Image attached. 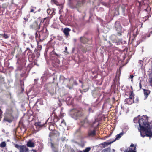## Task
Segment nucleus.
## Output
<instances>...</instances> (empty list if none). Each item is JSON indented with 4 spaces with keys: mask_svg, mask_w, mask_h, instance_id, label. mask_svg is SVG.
<instances>
[{
    "mask_svg": "<svg viewBox=\"0 0 152 152\" xmlns=\"http://www.w3.org/2000/svg\"><path fill=\"white\" fill-rule=\"evenodd\" d=\"M148 118L146 116H143L138 120L140 129L139 131L140 132L141 136H142L141 130H145V128L150 127V123L148 121Z\"/></svg>",
    "mask_w": 152,
    "mask_h": 152,
    "instance_id": "nucleus-1",
    "label": "nucleus"
},
{
    "mask_svg": "<svg viewBox=\"0 0 152 152\" xmlns=\"http://www.w3.org/2000/svg\"><path fill=\"white\" fill-rule=\"evenodd\" d=\"M70 114L72 118L77 120L79 118L83 117L85 113L82 108L78 107L71 110Z\"/></svg>",
    "mask_w": 152,
    "mask_h": 152,
    "instance_id": "nucleus-2",
    "label": "nucleus"
},
{
    "mask_svg": "<svg viewBox=\"0 0 152 152\" xmlns=\"http://www.w3.org/2000/svg\"><path fill=\"white\" fill-rule=\"evenodd\" d=\"M48 35V32L46 27H44L40 32L35 33V38L37 43L38 41H42L47 38Z\"/></svg>",
    "mask_w": 152,
    "mask_h": 152,
    "instance_id": "nucleus-3",
    "label": "nucleus"
},
{
    "mask_svg": "<svg viewBox=\"0 0 152 152\" xmlns=\"http://www.w3.org/2000/svg\"><path fill=\"white\" fill-rule=\"evenodd\" d=\"M56 85L53 83H48L45 84L44 89L50 94L52 96L56 93Z\"/></svg>",
    "mask_w": 152,
    "mask_h": 152,
    "instance_id": "nucleus-4",
    "label": "nucleus"
},
{
    "mask_svg": "<svg viewBox=\"0 0 152 152\" xmlns=\"http://www.w3.org/2000/svg\"><path fill=\"white\" fill-rule=\"evenodd\" d=\"M15 147L19 150V152H29V149L25 145H18L14 144Z\"/></svg>",
    "mask_w": 152,
    "mask_h": 152,
    "instance_id": "nucleus-5",
    "label": "nucleus"
},
{
    "mask_svg": "<svg viewBox=\"0 0 152 152\" xmlns=\"http://www.w3.org/2000/svg\"><path fill=\"white\" fill-rule=\"evenodd\" d=\"M130 10H122V12L123 14V15L124 16H126L127 15H128L129 20L130 19H133L135 16V14L134 13L133 10H132V14H131Z\"/></svg>",
    "mask_w": 152,
    "mask_h": 152,
    "instance_id": "nucleus-6",
    "label": "nucleus"
},
{
    "mask_svg": "<svg viewBox=\"0 0 152 152\" xmlns=\"http://www.w3.org/2000/svg\"><path fill=\"white\" fill-rule=\"evenodd\" d=\"M142 133V137H144L145 135L147 137H151L152 136V132L151 131L150 127L145 128V130H141Z\"/></svg>",
    "mask_w": 152,
    "mask_h": 152,
    "instance_id": "nucleus-7",
    "label": "nucleus"
},
{
    "mask_svg": "<svg viewBox=\"0 0 152 152\" xmlns=\"http://www.w3.org/2000/svg\"><path fill=\"white\" fill-rule=\"evenodd\" d=\"M115 26L116 30L118 31V35L119 36H121L122 35V27L121 26L119 23H117V22L115 23Z\"/></svg>",
    "mask_w": 152,
    "mask_h": 152,
    "instance_id": "nucleus-8",
    "label": "nucleus"
},
{
    "mask_svg": "<svg viewBox=\"0 0 152 152\" xmlns=\"http://www.w3.org/2000/svg\"><path fill=\"white\" fill-rule=\"evenodd\" d=\"M46 122L44 123H42V122L39 121L36 122L34 124V125L36 127V128L38 130H39V129L43 127H45V126Z\"/></svg>",
    "mask_w": 152,
    "mask_h": 152,
    "instance_id": "nucleus-9",
    "label": "nucleus"
},
{
    "mask_svg": "<svg viewBox=\"0 0 152 152\" xmlns=\"http://www.w3.org/2000/svg\"><path fill=\"white\" fill-rule=\"evenodd\" d=\"M14 118L13 115H7L4 118V121L8 122L9 123L11 122Z\"/></svg>",
    "mask_w": 152,
    "mask_h": 152,
    "instance_id": "nucleus-10",
    "label": "nucleus"
},
{
    "mask_svg": "<svg viewBox=\"0 0 152 152\" xmlns=\"http://www.w3.org/2000/svg\"><path fill=\"white\" fill-rule=\"evenodd\" d=\"M130 147L132 148H128L127 149H125L124 152H136L135 151L136 147L134 146L133 144H132L130 145Z\"/></svg>",
    "mask_w": 152,
    "mask_h": 152,
    "instance_id": "nucleus-11",
    "label": "nucleus"
},
{
    "mask_svg": "<svg viewBox=\"0 0 152 152\" xmlns=\"http://www.w3.org/2000/svg\"><path fill=\"white\" fill-rule=\"evenodd\" d=\"M31 28L35 29H39L40 28V25H38L37 21H35L33 24L31 25L30 26Z\"/></svg>",
    "mask_w": 152,
    "mask_h": 152,
    "instance_id": "nucleus-12",
    "label": "nucleus"
},
{
    "mask_svg": "<svg viewBox=\"0 0 152 152\" xmlns=\"http://www.w3.org/2000/svg\"><path fill=\"white\" fill-rule=\"evenodd\" d=\"M96 135V130L95 129L93 130H89L88 132V135L89 137H94Z\"/></svg>",
    "mask_w": 152,
    "mask_h": 152,
    "instance_id": "nucleus-13",
    "label": "nucleus"
},
{
    "mask_svg": "<svg viewBox=\"0 0 152 152\" xmlns=\"http://www.w3.org/2000/svg\"><path fill=\"white\" fill-rule=\"evenodd\" d=\"M13 107L10 106L7 109L6 113L7 115H13Z\"/></svg>",
    "mask_w": 152,
    "mask_h": 152,
    "instance_id": "nucleus-14",
    "label": "nucleus"
},
{
    "mask_svg": "<svg viewBox=\"0 0 152 152\" xmlns=\"http://www.w3.org/2000/svg\"><path fill=\"white\" fill-rule=\"evenodd\" d=\"M50 20L48 17L45 18L43 19H42L41 20V23H44V26L45 27L47 26L49 23Z\"/></svg>",
    "mask_w": 152,
    "mask_h": 152,
    "instance_id": "nucleus-15",
    "label": "nucleus"
},
{
    "mask_svg": "<svg viewBox=\"0 0 152 152\" xmlns=\"http://www.w3.org/2000/svg\"><path fill=\"white\" fill-rule=\"evenodd\" d=\"M85 2V0H79L77 3L76 6V7L78 8L83 6Z\"/></svg>",
    "mask_w": 152,
    "mask_h": 152,
    "instance_id": "nucleus-16",
    "label": "nucleus"
},
{
    "mask_svg": "<svg viewBox=\"0 0 152 152\" xmlns=\"http://www.w3.org/2000/svg\"><path fill=\"white\" fill-rule=\"evenodd\" d=\"M113 141L110 142H104L102 143H101L99 144L101 147L102 148H104L107 146H108L110 144L112 143L113 142Z\"/></svg>",
    "mask_w": 152,
    "mask_h": 152,
    "instance_id": "nucleus-17",
    "label": "nucleus"
},
{
    "mask_svg": "<svg viewBox=\"0 0 152 152\" xmlns=\"http://www.w3.org/2000/svg\"><path fill=\"white\" fill-rule=\"evenodd\" d=\"M143 91L144 94L145 96V99H147L148 96L150 94L151 91L148 89H142Z\"/></svg>",
    "mask_w": 152,
    "mask_h": 152,
    "instance_id": "nucleus-18",
    "label": "nucleus"
},
{
    "mask_svg": "<svg viewBox=\"0 0 152 152\" xmlns=\"http://www.w3.org/2000/svg\"><path fill=\"white\" fill-rule=\"evenodd\" d=\"M28 147L33 148L35 146L34 143L31 140H29L26 144Z\"/></svg>",
    "mask_w": 152,
    "mask_h": 152,
    "instance_id": "nucleus-19",
    "label": "nucleus"
},
{
    "mask_svg": "<svg viewBox=\"0 0 152 152\" xmlns=\"http://www.w3.org/2000/svg\"><path fill=\"white\" fill-rule=\"evenodd\" d=\"M125 103L130 105L134 103V99H132L129 98H127L125 99Z\"/></svg>",
    "mask_w": 152,
    "mask_h": 152,
    "instance_id": "nucleus-20",
    "label": "nucleus"
},
{
    "mask_svg": "<svg viewBox=\"0 0 152 152\" xmlns=\"http://www.w3.org/2000/svg\"><path fill=\"white\" fill-rule=\"evenodd\" d=\"M80 42L83 44H86L88 42V39L84 37H81L80 38Z\"/></svg>",
    "mask_w": 152,
    "mask_h": 152,
    "instance_id": "nucleus-21",
    "label": "nucleus"
},
{
    "mask_svg": "<svg viewBox=\"0 0 152 152\" xmlns=\"http://www.w3.org/2000/svg\"><path fill=\"white\" fill-rule=\"evenodd\" d=\"M70 30H71L69 28H64L63 32L66 36H68L69 34V32Z\"/></svg>",
    "mask_w": 152,
    "mask_h": 152,
    "instance_id": "nucleus-22",
    "label": "nucleus"
},
{
    "mask_svg": "<svg viewBox=\"0 0 152 152\" xmlns=\"http://www.w3.org/2000/svg\"><path fill=\"white\" fill-rule=\"evenodd\" d=\"M55 124L54 123L50 122L49 124V129L51 131H53L55 130L54 125Z\"/></svg>",
    "mask_w": 152,
    "mask_h": 152,
    "instance_id": "nucleus-23",
    "label": "nucleus"
},
{
    "mask_svg": "<svg viewBox=\"0 0 152 152\" xmlns=\"http://www.w3.org/2000/svg\"><path fill=\"white\" fill-rule=\"evenodd\" d=\"M55 10H47V13L50 15L53 16L55 14Z\"/></svg>",
    "mask_w": 152,
    "mask_h": 152,
    "instance_id": "nucleus-24",
    "label": "nucleus"
},
{
    "mask_svg": "<svg viewBox=\"0 0 152 152\" xmlns=\"http://www.w3.org/2000/svg\"><path fill=\"white\" fill-rule=\"evenodd\" d=\"M111 151L110 147L107 148L102 150L101 152H110Z\"/></svg>",
    "mask_w": 152,
    "mask_h": 152,
    "instance_id": "nucleus-25",
    "label": "nucleus"
},
{
    "mask_svg": "<svg viewBox=\"0 0 152 152\" xmlns=\"http://www.w3.org/2000/svg\"><path fill=\"white\" fill-rule=\"evenodd\" d=\"M134 94L133 93V91H130V93L129 94V98L132 99H134Z\"/></svg>",
    "mask_w": 152,
    "mask_h": 152,
    "instance_id": "nucleus-26",
    "label": "nucleus"
},
{
    "mask_svg": "<svg viewBox=\"0 0 152 152\" xmlns=\"http://www.w3.org/2000/svg\"><path fill=\"white\" fill-rule=\"evenodd\" d=\"M54 118L53 119V121L55 123L58 121L59 120V118L58 117L55 115H54Z\"/></svg>",
    "mask_w": 152,
    "mask_h": 152,
    "instance_id": "nucleus-27",
    "label": "nucleus"
},
{
    "mask_svg": "<svg viewBox=\"0 0 152 152\" xmlns=\"http://www.w3.org/2000/svg\"><path fill=\"white\" fill-rule=\"evenodd\" d=\"M123 133L122 132L120 133L119 134H118L116 135V138L115 140H117L119 139L123 135Z\"/></svg>",
    "mask_w": 152,
    "mask_h": 152,
    "instance_id": "nucleus-28",
    "label": "nucleus"
},
{
    "mask_svg": "<svg viewBox=\"0 0 152 152\" xmlns=\"http://www.w3.org/2000/svg\"><path fill=\"white\" fill-rule=\"evenodd\" d=\"M6 143L4 141L2 142L0 144V146L1 148L5 147L6 146Z\"/></svg>",
    "mask_w": 152,
    "mask_h": 152,
    "instance_id": "nucleus-29",
    "label": "nucleus"
},
{
    "mask_svg": "<svg viewBox=\"0 0 152 152\" xmlns=\"http://www.w3.org/2000/svg\"><path fill=\"white\" fill-rule=\"evenodd\" d=\"M91 147H88L86 148L85 149L83 150L82 151L83 152H89L91 149Z\"/></svg>",
    "mask_w": 152,
    "mask_h": 152,
    "instance_id": "nucleus-30",
    "label": "nucleus"
},
{
    "mask_svg": "<svg viewBox=\"0 0 152 152\" xmlns=\"http://www.w3.org/2000/svg\"><path fill=\"white\" fill-rule=\"evenodd\" d=\"M56 134L54 131H52V132H50L49 134V137H51L54 136Z\"/></svg>",
    "mask_w": 152,
    "mask_h": 152,
    "instance_id": "nucleus-31",
    "label": "nucleus"
},
{
    "mask_svg": "<svg viewBox=\"0 0 152 152\" xmlns=\"http://www.w3.org/2000/svg\"><path fill=\"white\" fill-rule=\"evenodd\" d=\"M113 42L117 43V45H118L119 44L120 42H121V40L120 39H118V40H113Z\"/></svg>",
    "mask_w": 152,
    "mask_h": 152,
    "instance_id": "nucleus-32",
    "label": "nucleus"
},
{
    "mask_svg": "<svg viewBox=\"0 0 152 152\" xmlns=\"http://www.w3.org/2000/svg\"><path fill=\"white\" fill-rule=\"evenodd\" d=\"M54 54L56 55V56H57L58 57H59L60 56L57 54L54 51V50H53L51 52H50V55H52Z\"/></svg>",
    "mask_w": 152,
    "mask_h": 152,
    "instance_id": "nucleus-33",
    "label": "nucleus"
},
{
    "mask_svg": "<svg viewBox=\"0 0 152 152\" xmlns=\"http://www.w3.org/2000/svg\"><path fill=\"white\" fill-rule=\"evenodd\" d=\"M61 126H66V123L64 119H63L61 122Z\"/></svg>",
    "mask_w": 152,
    "mask_h": 152,
    "instance_id": "nucleus-34",
    "label": "nucleus"
},
{
    "mask_svg": "<svg viewBox=\"0 0 152 152\" xmlns=\"http://www.w3.org/2000/svg\"><path fill=\"white\" fill-rule=\"evenodd\" d=\"M4 81V77H3L1 75H0V82H2Z\"/></svg>",
    "mask_w": 152,
    "mask_h": 152,
    "instance_id": "nucleus-35",
    "label": "nucleus"
},
{
    "mask_svg": "<svg viewBox=\"0 0 152 152\" xmlns=\"http://www.w3.org/2000/svg\"><path fill=\"white\" fill-rule=\"evenodd\" d=\"M39 41H38V44H37V45H37V49H38V50H39V51L41 50L42 49V46L41 45H39ZM37 44H38L37 43Z\"/></svg>",
    "mask_w": 152,
    "mask_h": 152,
    "instance_id": "nucleus-36",
    "label": "nucleus"
},
{
    "mask_svg": "<svg viewBox=\"0 0 152 152\" xmlns=\"http://www.w3.org/2000/svg\"><path fill=\"white\" fill-rule=\"evenodd\" d=\"M51 1L57 5H59V3L57 1V0H51Z\"/></svg>",
    "mask_w": 152,
    "mask_h": 152,
    "instance_id": "nucleus-37",
    "label": "nucleus"
},
{
    "mask_svg": "<svg viewBox=\"0 0 152 152\" xmlns=\"http://www.w3.org/2000/svg\"><path fill=\"white\" fill-rule=\"evenodd\" d=\"M151 34L150 32L147 33L145 34V38H144L143 37L142 38L144 39H145L146 37H150Z\"/></svg>",
    "mask_w": 152,
    "mask_h": 152,
    "instance_id": "nucleus-38",
    "label": "nucleus"
},
{
    "mask_svg": "<svg viewBox=\"0 0 152 152\" xmlns=\"http://www.w3.org/2000/svg\"><path fill=\"white\" fill-rule=\"evenodd\" d=\"M3 37L5 39H8L9 38V36H8L7 34H4L3 35Z\"/></svg>",
    "mask_w": 152,
    "mask_h": 152,
    "instance_id": "nucleus-39",
    "label": "nucleus"
},
{
    "mask_svg": "<svg viewBox=\"0 0 152 152\" xmlns=\"http://www.w3.org/2000/svg\"><path fill=\"white\" fill-rule=\"evenodd\" d=\"M139 101V98L138 97H137L134 100V103H137Z\"/></svg>",
    "mask_w": 152,
    "mask_h": 152,
    "instance_id": "nucleus-40",
    "label": "nucleus"
},
{
    "mask_svg": "<svg viewBox=\"0 0 152 152\" xmlns=\"http://www.w3.org/2000/svg\"><path fill=\"white\" fill-rule=\"evenodd\" d=\"M63 79H64V81H63V82H64V81H66V80H67L69 82H70V80L68 78L67 79V78H65L64 77H63Z\"/></svg>",
    "mask_w": 152,
    "mask_h": 152,
    "instance_id": "nucleus-41",
    "label": "nucleus"
},
{
    "mask_svg": "<svg viewBox=\"0 0 152 152\" xmlns=\"http://www.w3.org/2000/svg\"><path fill=\"white\" fill-rule=\"evenodd\" d=\"M82 51L83 53H86L87 51V50L86 48H84L83 49Z\"/></svg>",
    "mask_w": 152,
    "mask_h": 152,
    "instance_id": "nucleus-42",
    "label": "nucleus"
},
{
    "mask_svg": "<svg viewBox=\"0 0 152 152\" xmlns=\"http://www.w3.org/2000/svg\"><path fill=\"white\" fill-rule=\"evenodd\" d=\"M149 83L151 84V86H152V77L150 78Z\"/></svg>",
    "mask_w": 152,
    "mask_h": 152,
    "instance_id": "nucleus-43",
    "label": "nucleus"
},
{
    "mask_svg": "<svg viewBox=\"0 0 152 152\" xmlns=\"http://www.w3.org/2000/svg\"><path fill=\"white\" fill-rule=\"evenodd\" d=\"M140 64L141 65V66H143V61L142 60H140L139 61Z\"/></svg>",
    "mask_w": 152,
    "mask_h": 152,
    "instance_id": "nucleus-44",
    "label": "nucleus"
},
{
    "mask_svg": "<svg viewBox=\"0 0 152 152\" xmlns=\"http://www.w3.org/2000/svg\"><path fill=\"white\" fill-rule=\"evenodd\" d=\"M24 20H25V22H27L28 21V18H24Z\"/></svg>",
    "mask_w": 152,
    "mask_h": 152,
    "instance_id": "nucleus-45",
    "label": "nucleus"
},
{
    "mask_svg": "<svg viewBox=\"0 0 152 152\" xmlns=\"http://www.w3.org/2000/svg\"><path fill=\"white\" fill-rule=\"evenodd\" d=\"M149 31H150V32H150L151 34H152V27L151 28H150Z\"/></svg>",
    "mask_w": 152,
    "mask_h": 152,
    "instance_id": "nucleus-46",
    "label": "nucleus"
},
{
    "mask_svg": "<svg viewBox=\"0 0 152 152\" xmlns=\"http://www.w3.org/2000/svg\"><path fill=\"white\" fill-rule=\"evenodd\" d=\"M134 76L132 75H130V77L129 78L130 79H132L133 77H134Z\"/></svg>",
    "mask_w": 152,
    "mask_h": 152,
    "instance_id": "nucleus-47",
    "label": "nucleus"
},
{
    "mask_svg": "<svg viewBox=\"0 0 152 152\" xmlns=\"http://www.w3.org/2000/svg\"><path fill=\"white\" fill-rule=\"evenodd\" d=\"M139 87L140 89L142 88V85L140 82L139 83Z\"/></svg>",
    "mask_w": 152,
    "mask_h": 152,
    "instance_id": "nucleus-48",
    "label": "nucleus"
},
{
    "mask_svg": "<svg viewBox=\"0 0 152 152\" xmlns=\"http://www.w3.org/2000/svg\"><path fill=\"white\" fill-rule=\"evenodd\" d=\"M63 11V10H59V13L60 14H61V12H62Z\"/></svg>",
    "mask_w": 152,
    "mask_h": 152,
    "instance_id": "nucleus-49",
    "label": "nucleus"
},
{
    "mask_svg": "<svg viewBox=\"0 0 152 152\" xmlns=\"http://www.w3.org/2000/svg\"><path fill=\"white\" fill-rule=\"evenodd\" d=\"M59 6L61 7V9H63V7L61 5H59Z\"/></svg>",
    "mask_w": 152,
    "mask_h": 152,
    "instance_id": "nucleus-50",
    "label": "nucleus"
},
{
    "mask_svg": "<svg viewBox=\"0 0 152 152\" xmlns=\"http://www.w3.org/2000/svg\"><path fill=\"white\" fill-rule=\"evenodd\" d=\"M18 70H21V67H18Z\"/></svg>",
    "mask_w": 152,
    "mask_h": 152,
    "instance_id": "nucleus-51",
    "label": "nucleus"
},
{
    "mask_svg": "<svg viewBox=\"0 0 152 152\" xmlns=\"http://www.w3.org/2000/svg\"><path fill=\"white\" fill-rule=\"evenodd\" d=\"M0 113H1V114H2V111L1 110V109H0Z\"/></svg>",
    "mask_w": 152,
    "mask_h": 152,
    "instance_id": "nucleus-52",
    "label": "nucleus"
},
{
    "mask_svg": "<svg viewBox=\"0 0 152 152\" xmlns=\"http://www.w3.org/2000/svg\"><path fill=\"white\" fill-rule=\"evenodd\" d=\"M34 11V10H31L30 12H33Z\"/></svg>",
    "mask_w": 152,
    "mask_h": 152,
    "instance_id": "nucleus-53",
    "label": "nucleus"
},
{
    "mask_svg": "<svg viewBox=\"0 0 152 152\" xmlns=\"http://www.w3.org/2000/svg\"><path fill=\"white\" fill-rule=\"evenodd\" d=\"M30 17V15H28L27 16V17L26 18H29Z\"/></svg>",
    "mask_w": 152,
    "mask_h": 152,
    "instance_id": "nucleus-54",
    "label": "nucleus"
},
{
    "mask_svg": "<svg viewBox=\"0 0 152 152\" xmlns=\"http://www.w3.org/2000/svg\"><path fill=\"white\" fill-rule=\"evenodd\" d=\"M94 77L95 78H97V75H96V76H94Z\"/></svg>",
    "mask_w": 152,
    "mask_h": 152,
    "instance_id": "nucleus-55",
    "label": "nucleus"
},
{
    "mask_svg": "<svg viewBox=\"0 0 152 152\" xmlns=\"http://www.w3.org/2000/svg\"><path fill=\"white\" fill-rule=\"evenodd\" d=\"M115 11H116L118 12V14H119V13H118V10H115Z\"/></svg>",
    "mask_w": 152,
    "mask_h": 152,
    "instance_id": "nucleus-56",
    "label": "nucleus"
},
{
    "mask_svg": "<svg viewBox=\"0 0 152 152\" xmlns=\"http://www.w3.org/2000/svg\"><path fill=\"white\" fill-rule=\"evenodd\" d=\"M3 35L2 34H0V36H3Z\"/></svg>",
    "mask_w": 152,
    "mask_h": 152,
    "instance_id": "nucleus-57",
    "label": "nucleus"
},
{
    "mask_svg": "<svg viewBox=\"0 0 152 152\" xmlns=\"http://www.w3.org/2000/svg\"><path fill=\"white\" fill-rule=\"evenodd\" d=\"M33 151L34 152H37L35 150H34Z\"/></svg>",
    "mask_w": 152,
    "mask_h": 152,
    "instance_id": "nucleus-58",
    "label": "nucleus"
},
{
    "mask_svg": "<svg viewBox=\"0 0 152 152\" xmlns=\"http://www.w3.org/2000/svg\"><path fill=\"white\" fill-rule=\"evenodd\" d=\"M145 11H146V12H148V10H145Z\"/></svg>",
    "mask_w": 152,
    "mask_h": 152,
    "instance_id": "nucleus-59",
    "label": "nucleus"
},
{
    "mask_svg": "<svg viewBox=\"0 0 152 152\" xmlns=\"http://www.w3.org/2000/svg\"><path fill=\"white\" fill-rule=\"evenodd\" d=\"M22 90H24L23 88L22 87Z\"/></svg>",
    "mask_w": 152,
    "mask_h": 152,
    "instance_id": "nucleus-60",
    "label": "nucleus"
},
{
    "mask_svg": "<svg viewBox=\"0 0 152 152\" xmlns=\"http://www.w3.org/2000/svg\"><path fill=\"white\" fill-rule=\"evenodd\" d=\"M25 126L24 125H23V128H25Z\"/></svg>",
    "mask_w": 152,
    "mask_h": 152,
    "instance_id": "nucleus-61",
    "label": "nucleus"
},
{
    "mask_svg": "<svg viewBox=\"0 0 152 152\" xmlns=\"http://www.w3.org/2000/svg\"><path fill=\"white\" fill-rule=\"evenodd\" d=\"M79 152H83L82 151H80Z\"/></svg>",
    "mask_w": 152,
    "mask_h": 152,
    "instance_id": "nucleus-62",
    "label": "nucleus"
},
{
    "mask_svg": "<svg viewBox=\"0 0 152 152\" xmlns=\"http://www.w3.org/2000/svg\"><path fill=\"white\" fill-rule=\"evenodd\" d=\"M106 137L107 138V137H108V136H106Z\"/></svg>",
    "mask_w": 152,
    "mask_h": 152,
    "instance_id": "nucleus-63",
    "label": "nucleus"
},
{
    "mask_svg": "<svg viewBox=\"0 0 152 152\" xmlns=\"http://www.w3.org/2000/svg\"><path fill=\"white\" fill-rule=\"evenodd\" d=\"M150 10H148V12H149Z\"/></svg>",
    "mask_w": 152,
    "mask_h": 152,
    "instance_id": "nucleus-64",
    "label": "nucleus"
}]
</instances>
